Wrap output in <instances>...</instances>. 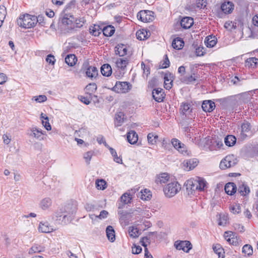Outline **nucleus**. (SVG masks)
<instances>
[{
  "label": "nucleus",
  "instance_id": "obj_16",
  "mask_svg": "<svg viewBox=\"0 0 258 258\" xmlns=\"http://www.w3.org/2000/svg\"><path fill=\"white\" fill-rule=\"evenodd\" d=\"M202 107L205 112H211L215 108V104L212 100H205L203 102Z\"/></svg>",
  "mask_w": 258,
  "mask_h": 258
},
{
  "label": "nucleus",
  "instance_id": "obj_32",
  "mask_svg": "<svg viewBox=\"0 0 258 258\" xmlns=\"http://www.w3.org/2000/svg\"><path fill=\"white\" fill-rule=\"evenodd\" d=\"M217 40L215 36H208L205 40V43L208 47H213L217 43Z\"/></svg>",
  "mask_w": 258,
  "mask_h": 258
},
{
  "label": "nucleus",
  "instance_id": "obj_30",
  "mask_svg": "<svg viewBox=\"0 0 258 258\" xmlns=\"http://www.w3.org/2000/svg\"><path fill=\"white\" fill-rule=\"evenodd\" d=\"M97 85L95 83H91L88 84L85 89L86 94L92 96L93 93H94L97 90Z\"/></svg>",
  "mask_w": 258,
  "mask_h": 258
},
{
  "label": "nucleus",
  "instance_id": "obj_9",
  "mask_svg": "<svg viewBox=\"0 0 258 258\" xmlns=\"http://www.w3.org/2000/svg\"><path fill=\"white\" fill-rule=\"evenodd\" d=\"M177 182H172L168 183L164 188V192L165 196L168 198H171L175 195L178 191Z\"/></svg>",
  "mask_w": 258,
  "mask_h": 258
},
{
  "label": "nucleus",
  "instance_id": "obj_38",
  "mask_svg": "<svg viewBox=\"0 0 258 258\" xmlns=\"http://www.w3.org/2000/svg\"><path fill=\"white\" fill-rule=\"evenodd\" d=\"M51 200L49 198H45L41 201L40 207L43 210H46L51 205Z\"/></svg>",
  "mask_w": 258,
  "mask_h": 258
},
{
  "label": "nucleus",
  "instance_id": "obj_54",
  "mask_svg": "<svg viewBox=\"0 0 258 258\" xmlns=\"http://www.w3.org/2000/svg\"><path fill=\"white\" fill-rule=\"evenodd\" d=\"M158 137L157 135L154 136L153 133H149L147 136L148 143L150 144L153 145L156 143V139Z\"/></svg>",
  "mask_w": 258,
  "mask_h": 258
},
{
  "label": "nucleus",
  "instance_id": "obj_39",
  "mask_svg": "<svg viewBox=\"0 0 258 258\" xmlns=\"http://www.w3.org/2000/svg\"><path fill=\"white\" fill-rule=\"evenodd\" d=\"M197 190L199 191H202L204 190L205 187L206 186L207 182L203 178H198V179H197Z\"/></svg>",
  "mask_w": 258,
  "mask_h": 258
},
{
  "label": "nucleus",
  "instance_id": "obj_15",
  "mask_svg": "<svg viewBox=\"0 0 258 258\" xmlns=\"http://www.w3.org/2000/svg\"><path fill=\"white\" fill-rule=\"evenodd\" d=\"M180 26L184 29L190 28L194 24V19L191 17H184L180 21Z\"/></svg>",
  "mask_w": 258,
  "mask_h": 258
},
{
  "label": "nucleus",
  "instance_id": "obj_59",
  "mask_svg": "<svg viewBox=\"0 0 258 258\" xmlns=\"http://www.w3.org/2000/svg\"><path fill=\"white\" fill-rule=\"evenodd\" d=\"M34 100L37 102H44L47 100V97L44 95H39L34 97Z\"/></svg>",
  "mask_w": 258,
  "mask_h": 258
},
{
  "label": "nucleus",
  "instance_id": "obj_34",
  "mask_svg": "<svg viewBox=\"0 0 258 258\" xmlns=\"http://www.w3.org/2000/svg\"><path fill=\"white\" fill-rule=\"evenodd\" d=\"M141 199L144 200H150L152 197V194L151 191L148 189H145L142 190L139 193V196Z\"/></svg>",
  "mask_w": 258,
  "mask_h": 258
},
{
  "label": "nucleus",
  "instance_id": "obj_33",
  "mask_svg": "<svg viewBox=\"0 0 258 258\" xmlns=\"http://www.w3.org/2000/svg\"><path fill=\"white\" fill-rule=\"evenodd\" d=\"M102 28L98 25H94L89 28L90 33L94 36H98L101 34Z\"/></svg>",
  "mask_w": 258,
  "mask_h": 258
},
{
  "label": "nucleus",
  "instance_id": "obj_24",
  "mask_svg": "<svg viewBox=\"0 0 258 258\" xmlns=\"http://www.w3.org/2000/svg\"><path fill=\"white\" fill-rule=\"evenodd\" d=\"M198 163L199 161L197 158H191L183 161L184 165L186 166L187 168L188 167V170L195 168L198 165Z\"/></svg>",
  "mask_w": 258,
  "mask_h": 258
},
{
  "label": "nucleus",
  "instance_id": "obj_17",
  "mask_svg": "<svg viewBox=\"0 0 258 258\" xmlns=\"http://www.w3.org/2000/svg\"><path fill=\"white\" fill-rule=\"evenodd\" d=\"M128 63L129 59L127 57L117 58L115 61L116 67L123 72L125 70L126 67Z\"/></svg>",
  "mask_w": 258,
  "mask_h": 258
},
{
  "label": "nucleus",
  "instance_id": "obj_52",
  "mask_svg": "<svg viewBox=\"0 0 258 258\" xmlns=\"http://www.w3.org/2000/svg\"><path fill=\"white\" fill-rule=\"evenodd\" d=\"M228 220V217L227 215H222L220 216L219 219L218 225L220 226H226Z\"/></svg>",
  "mask_w": 258,
  "mask_h": 258
},
{
  "label": "nucleus",
  "instance_id": "obj_13",
  "mask_svg": "<svg viewBox=\"0 0 258 258\" xmlns=\"http://www.w3.org/2000/svg\"><path fill=\"white\" fill-rule=\"evenodd\" d=\"M165 94L163 90L160 88H156L152 91V97L158 102H161L165 98Z\"/></svg>",
  "mask_w": 258,
  "mask_h": 258
},
{
  "label": "nucleus",
  "instance_id": "obj_26",
  "mask_svg": "<svg viewBox=\"0 0 258 258\" xmlns=\"http://www.w3.org/2000/svg\"><path fill=\"white\" fill-rule=\"evenodd\" d=\"M237 190L238 193L243 197L248 195L250 191L249 186L244 183L239 185Z\"/></svg>",
  "mask_w": 258,
  "mask_h": 258
},
{
  "label": "nucleus",
  "instance_id": "obj_28",
  "mask_svg": "<svg viewBox=\"0 0 258 258\" xmlns=\"http://www.w3.org/2000/svg\"><path fill=\"white\" fill-rule=\"evenodd\" d=\"M115 28L112 25H108L102 28V31L103 35L106 37H110L115 32Z\"/></svg>",
  "mask_w": 258,
  "mask_h": 258
},
{
  "label": "nucleus",
  "instance_id": "obj_29",
  "mask_svg": "<svg viewBox=\"0 0 258 258\" xmlns=\"http://www.w3.org/2000/svg\"><path fill=\"white\" fill-rule=\"evenodd\" d=\"M77 58L75 54H68L65 58L66 63L69 66H74L77 61Z\"/></svg>",
  "mask_w": 258,
  "mask_h": 258
},
{
  "label": "nucleus",
  "instance_id": "obj_37",
  "mask_svg": "<svg viewBox=\"0 0 258 258\" xmlns=\"http://www.w3.org/2000/svg\"><path fill=\"white\" fill-rule=\"evenodd\" d=\"M258 63V58L256 57H250L245 60V66L251 68L256 67Z\"/></svg>",
  "mask_w": 258,
  "mask_h": 258
},
{
  "label": "nucleus",
  "instance_id": "obj_4",
  "mask_svg": "<svg viewBox=\"0 0 258 258\" xmlns=\"http://www.w3.org/2000/svg\"><path fill=\"white\" fill-rule=\"evenodd\" d=\"M75 18L73 15L66 14L61 18V23L67 32L69 33L75 28Z\"/></svg>",
  "mask_w": 258,
  "mask_h": 258
},
{
  "label": "nucleus",
  "instance_id": "obj_27",
  "mask_svg": "<svg viewBox=\"0 0 258 258\" xmlns=\"http://www.w3.org/2000/svg\"><path fill=\"white\" fill-rule=\"evenodd\" d=\"M101 73L104 76L109 77L112 74V68L110 64L105 63L103 64L101 67Z\"/></svg>",
  "mask_w": 258,
  "mask_h": 258
},
{
  "label": "nucleus",
  "instance_id": "obj_23",
  "mask_svg": "<svg viewBox=\"0 0 258 258\" xmlns=\"http://www.w3.org/2000/svg\"><path fill=\"white\" fill-rule=\"evenodd\" d=\"M124 114L122 112H117L115 115L114 124L115 126H120L124 121Z\"/></svg>",
  "mask_w": 258,
  "mask_h": 258
},
{
  "label": "nucleus",
  "instance_id": "obj_10",
  "mask_svg": "<svg viewBox=\"0 0 258 258\" xmlns=\"http://www.w3.org/2000/svg\"><path fill=\"white\" fill-rule=\"evenodd\" d=\"M174 245L177 249L182 250L183 251L188 252L192 248V245L189 241H180L178 242L176 241Z\"/></svg>",
  "mask_w": 258,
  "mask_h": 258
},
{
  "label": "nucleus",
  "instance_id": "obj_50",
  "mask_svg": "<svg viewBox=\"0 0 258 258\" xmlns=\"http://www.w3.org/2000/svg\"><path fill=\"white\" fill-rule=\"evenodd\" d=\"M86 22V20L84 17L76 19L75 20V28H81L83 26V24Z\"/></svg>",
  "mask_w": 258,
  "mask_h": 258
},
{
  "label": "nucleus",
  "instance_id": "obj_44",
  "mask_svg": "<svg viewBox=\"0 0 258 258\" xmlns=\"http://www.w3.org/2000/svg\"><path fill=\"white\" fill-rule=\"evenodd\" d=\"M132 197L130 194L127 192L124 193L122 196L120 197L121 201L124 204H128L131 203Z\"/></svg>",
  "mask_w": 258,
  "mask_h": 258
},
{
  "label": "nucleus",
  "instance_id": "obj_63",
  "mask_svg": "<svg viewBox=\"0 0 258 258\" xmlns=\"http://www.w3.org/2000/svg\"><path fill=\"white\" fill-rule=\"evenodd\" d=\"M6 8L3 6H0V19L4 20L6 17Z\"/></svg>",
  "mask_w": 258,
  "mask_h": 258
},
{
  "label": "nucleus",
  "instance_id": "obj_47",
  "mask_svg": "<svg viewBox=\"0 0 258 258\" xmlns=\"http://www.w3.org/2000/svg\"><path fill=\"white\" fill-rule=\"evenodd\" d=\"M242 252L248 256L252 254V247L249 244H245L242 248Z\"/></svg>",
  "mask_w": 258,
  "mask_h": 258
},
{
  "label": "nucleus",
  "instance_id": "obj_58",
  "mask_svg": "<svg viewBox=\"0 0 258 258\" xmlns=\"http://www.w3.org/2000/svg\"><path fill=\"white\" fill-rule=\"evenodd\" d=\"M230 210L233 214H238L241 212V207L240 204L236 205L235 206H233L230 208Z\"/></svg>",
  "mask_w": 258,
  "mask_h": 258
},
{
  "label": "nucleus",
  "instance_id": "obj_43",
  "mask_svg": "<svg viewBox=\"0 0 258 258\" xmlns=\"http://www.w3.org/2000/svg\"><path fill=\"white\" fill-rule=\"evenodd\" d=\"M171 143L172 146L174 147V148L177 150H178V149H179V148L180 149L182 148H184L183 146L184 144L181 143L177 139H176V138L172 139L171 140Z\"/></svg>",
  "mask_w": 258,
  "mask_h": 258
},
{
  "label": "nucleus",
  "instance_id": "obj_40",
  "mask_svg": "<svg viewBox=\"0 0 258 258\" xmlns=\"http://www.w3.org/2000/svg\"><path fill=\"white\" fill-rule=\"evenodd\" d=\"M169 175L166 173H163L159 175V177L156 180L157 183H165L169 179Z\"/></svg>",
  "mask_w": 258,
  "mask_h": 258
},
{
  "label": "nucleus",
  "instance_id": "obj_51",
  "mask_svg": "<svg viewBox=\"0 0 258 258\" xmlns=\"http://www.w3.org/2000/svg\"><path fill=\"white\" fill-rule=\"evenodd\" d=\"M170 66V61L168 58L167 55H164V60L161 62L160 68L161 69H166Z\"/></svg>",
  "mask_w": 258,
  "mask_h": 258
},
{
  "label": "nucleus",
  "instance_id": "obj_7",
  "mask_svg": "<svg viewBox=\"0 0 258 258\" xmlns=\"http://www.w3.org/2000/svg\"><path fill=\"white\" fill-rule=\"evenodd\" d=\"M192 105L190 103L188 102H182L180 106V113L184 115L186 117L189 119H192L195 118V114L192 113V108H191Z\"/></svg>",
  "mask_w": 258,
  "mask_h": 258
},
{
  "label": "nucleus",
  "instance_id": "obj_5",
  "mask_svg": "<svg viewBox=\"0 0 258 258\" xmlns=\"http://www.w3.org/2000/svg\"><path fill=\"white\" fill-rule=\"evenodd\" d=\"M237 162V158L233 155H229L221 160L219 167L220 169L224 170L234 166Z\"/></svg>",
  "mask_w": 258,
  "mask_h": 258
},
{
  "label": "nucleus",
  "instance_id": "obj_2",
  "mask_svg": "<svg viewBox=\"0 0 258 258\" xmlns=\"http://www.w3.org/2000/svg\"><path fill=\"white\" fill-rule=\"evenodd\" d=\"M80 72L85 75L87 78H89L91 80H95L98 75V70L95 66H91L89 61H85L80 70Z\"/></svg>",
  "mask_w": 258,
  "mask_h": 258
},
{
  "label": "nucleus",
  "instance_id": "obj_35",
  "mask_svg": "<svg viewBox=\"0 0 258 258\" xmlns=\"http://www.w3.org/2000/svg\"><path fill=\"white\" fill-rule=\"evenodd\" d=\"M197 78L198 77L196 76L190 75L189 76H183L180 78V80L185 84H189L195 82L197 80Z\"/></svg>",
  "mask_w": 258,
  "mask_h": 258
},
{
  "label": "nucleus",
  "instance_id": "obj_8",
  "mask_svg": "<svg viewBox=\"0 0 258 258\" xmlns=\"http://www.w3.org/2000/svg\"><path fill=\"white\" fill-rule=\"evenodd\" d=\"M154 13L149 10L140 11L137 14V17L143 22H152L154 20Z\"/></svg>",
  "mask_w": 258,
  "mask_h": 258
},
{
  "label": "nucleus",
  "instance_id": "obj_46",
  "mask_svg": "<svg viewBox=\"0 0 258 258\" xmlns=\"http://www.w3.org/2000/svg\"><path fill=\"white\" fill-rule=\"evenodd\" d=\"M42 251H44V248L43 247L38 244H35L31 247V248L29 250V253L30 254H32L33 253L36 252L39 253Z\"/></svg>",
  "mask_w": 258,
  "mask_h": 258
},
{
  "label": "nucleus",
  "instance_id": "obj_21",
  "mask_svg": "<svg viewBox=\"0 0 258 258\" xmlns=\"http://www.w3.org/2000/svg\"><path fill=\"white\" fill-rule=\"evenodd\" d=\"M127 142L131 144H135L138 140V135L135 131H130L126 135Z\"/></svg>",
  "mask_w": 258,
  "mask_h": 258
},
{
  "label": "nucleus",
  "instance_id": "obj_18",
  "mask_svg": "<svg viewBox=\"0 0 258 258\" xmlns=\"http://www.w3.org/2000/svg\"><path fill=\"white\" fill-rule=\"evenodd\" d=\"M31 133L30 134V136L33 137L39 141L44 140L43 137L44 134L41 130H39L36 127H33L31 128Z\"/></svg>",
  "mask_w": 258,
  "mask_h": 258
},
{
  "label": "nucleus",
  "instance_id": "obj_19",
  "mask_svg": "<svg viewBox=\"0 0 258 258\" xmlns=\"http://www.w3.org/2000/svg\"><path fill=\"white\" fill-rule=\"evenodd\" d=\"M127 46L122 43L117 44L115 47V52L116 55H118L119 56H124L127 54Z\"/></svg>",
  "mask_w": 258,
  "mask_h": 258
},
{
  "label": "nucleus",
  "instance_id": "obj_31",
  "mask_svg": "<svg viewBox=\"0 0 258 258\" xmlns=\"http://www.w3.org/2000/svg\"><path fill=\"white\" fill-rule=\"evenodd\" d=\"M39 231L42 233H50L53 230V228L49 226L47 222H40L39 225Z\"/></svg>",
  "mask_w": 258,
  "mask_h": 258
},
{
  "label": "nucleus",
  "instance_id": "obj_56",
  "mask_svg": "<svg viewBox=\"0 0 258 258\" xmlns=\"http://www.w3.org/2000/svg\"><path fill=\"white\" fill-rule=\"evenodd\" d=\"M92 96H90L87 95V96H80V100L83 102L84 104L86 105H88L91 102Z\"/></svg>",
  "mask_w": 258,
  "mask_h": 258
},
{
  "label": "nucleus",
  "instance_id": "obj_48",
  "mask_svg": "<svg viewBox=\"0 0 258 258\" xmlns=\"http://www.w3.org/2000/svg\"><path fill=\"white\" fill-rule=\"evenodd\" d=\"M109 150L111 154L114 157V161L117 163H121L122 159L120 157L117 156V154L116 151L111 147H109Z\"/></svg>",
  "mask_w": 258,
  "mask_h": 258
},
{
  "label": "nucleus",
  "instance_id": "obj_42",
  "mask_svg": "<svg viewBox=\"0 0 258 258\" xmlns=\"http://www.w3.org/2000/svg\"><path fill=\"white\" fill-rule=\"evenodd\" d=\"M96 187L98 189L104 190L106 188V182L103 179L96 180Z\"/></svg>",
  "mask_w": 258,
  "mask_h": 258
},
{
  "label": "nucleus",
  "instance_id": "obj_3",
  "mask_svg": "<svg viewBox=\"0 0 258 258\" xmlns=\"http://www.w3.org/2000/svg\"><path fill=\"white\" fill-rule=\"evenodd\" d=\"M36 16L28 14L21 15L18 20V25L24 28L28 29L35 26Z\"/></svg>",
  "mask_w": 258,
  "mask_h": 258
},
{
  "label": "nucleus",
  "instance_id": "obj_61",
  "mask_svg": "<svg viewBox=\"0 0 258 258\" xmlns=\"http://www.w3.org/2000/svg\"><path fill=\"white\" fill-rule=\"evenodd\" d=\"M46 61L49 64L53 65L55 63V59L54 58V56L52 54H49L47 56L46 58Z\"/></svg>",
  "mask_w": 258,
  "mask_h": 258
},
{
  "label": "nucleus",
  "instance_id": "obj_49",
  "mask_svg": "<svg viewBox=\"0 0 258 258\" xmlns=\"http://www.w3.org/2000/svg\"><path fill=\"white\" fill-rule=\"evenodd\" d=\"M128 233L131 237L136 238L139 236V230L134 227H130Z\"/></svg>",
  "mask_w": 258,
  "mask_h": 258
},
{
  "label": "nucleus",
  "instance_id": "obj_12",
  "mask_svg": "<svg viewBox=\"0 0 258 258\" xmlns=\"http://www.w3.org/2000/svg\"><path fill=\"white\" fill-rule=\"evenodd\" d=\"M251 125L248 121H245L241 125V135L243 139L247 137H251L253 134L251 131Z\"/></svg>",
  "mask_w": 258,
  "mask_h": 258
},
{
  "label": "nucleus",
  "instance_id": "obj_62",
  "mask_svg": "<svg viewBox=\"0 0 258 258\" xmlns=\"http://www.w3.org/2000/svg\"><path fill=\"white\" fill-rule=\"evenodd\" d=\"M233 227L235 230L239 232H243L244 231V227L239 223L234 224Z\"/></svg>",
  "mask_w": 258,
  "mask_h": 258
},
{
  "label": "nucleus",
  "instance_id": "obj_60",
  "mask_svg": "<svg viewBox=\"0 0 258 258\" xmlns=\"http://www.w3.org/2000/svg\"><path fill=\"white\" fill-rule=\"evenodd\" d=\"M184 148H179L178 149V151L183 154V155L189 156L191 154V152L188 151L186 147V146L184 144Z\"/></svg>",
  "mask_w": 258,
  "mask_h": 258
},
{
  "label": "nucleus",
  "instance_id": "obj_25",
  "mask_svg": "<svg viewBox=\"0 0 258 258\" xmlns=\"http://www.w3.org/2000/svg\"><path fill=\"white\" fill-rule=\"evenodd\" d=\"M106 233L108 239L111 242L115 240V231L112 226L109 225L106 227Z\"/></svg>",
  "mask_w": 258,
  "mask_h": 258
},
{
  "label": "nucleus",
  "instance_id": "obj_45",
  "mask_svg": "<svg viewBox=\"0 0 258 258\" xmlns=\"http://www.w3.org/2000/svg\"><path fill=\"white\" fill-rule=\"evenodd\" d=\"M232 235V232L226 231L224 233V236L225 237V238L230 244L234 245V244L236 243V241H235V239L234 238L231 237Z\"/></svg>",
  "mask_w": 258,
  "mask_h": 258
},
{
  "label": "nucleus",
  "instance_id": "obj_1",
  "mask_svg": "<svg viewBox=\"0 0 258 258\" xmlns=\"http://www.w3.org/2000/svg\"><path fill=\"white\" fill-rule=\"evenodd\" d=\"M62 209L64 214L62 219V224H67L74 219V215L77 211V206L73 203H68L62 207Z\"/></svg>",
  "mask_w": 258,
  "mask_h": 258
},
{
  "label": "nucleus",
  "instance_id": "obj_14",
  "mask_svg": "<svg viewBox=\"0 0 258 258\" xmlns=\"http://www.w3.org/2000/svg\"><path fill=\"white\" fill-rule=\"evenodd\" d=\"M234 8L233 3L230 1L224 2L221 6L222 11L225 14H231L233 12Z\"/></svg>",
  "mask_w": 258,
  "mask_h": 258
},
{
  "label": "nucleus",
  "instance_id": "obj_20",
  "mask_svg": "<svg viewBox=\"0 0 258 258\" xmlns=\"http://www.w3.org/2000/svg\"><path fill=\"white\" fill-rule=\"evenodd\" d=\"M236 185L233 182H228L225 185V192L229 195H233L237 191Z\"/></svg>",
  "mask_w": 258,
  "mask_h": 258
},
{
  "label": "nucleus",
  "instance_id": "obj_41",
  "mask_svg": "<svg viewBox=\"0 0 258 258\" xmlns=\"http://www.w3.org/2000/svg\"><path fill=\"white\" fill-rule=\"evenodd\" d=\"M148 32L146 30L142 29V30H139L136 32L137 38L140 40H143L148 38Z\"/></svg>",
  "mask_w": 258,
  "mask_h": 258
},
{
  "label": "nucleus",
  "instance_id": "obj_22",
  "mask_svg": "<svg viewBox=\"0 0 258 258\" xmlns=\"http://www.w3.org/2000/svg\"><path fill=\"white\" fill-rule=\"evenodd\" d=\"M184 44L183 40L180 37H176L174 39L172 42V46L173 48L176 50L181 49Z\"/></svg>",
  "mask_w": 258,
  "mask_h": 258
},
{
  "label": "nucleus",
  "instance_id": "obj_6",
  "mask_svg": "<svg viewBox=\"0 0 258 258\" xmlns=\"http://www.w3.org/2000/svg\"><path fill=\"white\" fill-rule=\"evenodd\" d=\"M132 88V85L127 82H118L111 90L117 93H126Z\"/></svg>",
  "mask_w": 258,
  "mask_h": 258
},
{
  "label": "nucleus",
  "instance_id": "obj_57",
  "mask_svg": "<svg viewBox=\"0 0 258 258\" xmlns=\"http://www.w3.org/2000/svg\"><path fill=\"white\" fill-rule=\"evenodd\" d=\"M38 23L39 25H41V26H44L45 25V22H44V18L42 15H39L38 17L36 16L35 19V25L37 23Z\"/></svg>",
  "mask_w": 258,
  "mask_h": 258
},
{
  "label": "nucleus",
  "instance_id": "obj_11",
  "mask_svg": "<svg viewBox=\"0 0 258 258\" xmlns=\"http://www.w3.org/2000/svg\"><path fill=\"white\" fill-rule=\"evenodd\" d=\"M197 179H190L186 181L184 186L186 187L188 195L192 194L194 191L197 190Z\"/></svg>",
  "mask_w": 258,
  "mask_h": 258
},
{
  "label": "nucleus",
  "instance_id": "obj_55",
  "mask_svg": "<svg viewBox=\"0 0 258 258\" xmlns=\"http://www.w3.org/2000/svg\"><path fill=\"white\" fill-rule=\"evenodd\" d=\"M94 154V152L92 151H88L84 154V158L85 159L86 162L87 164H90V161L92 158V157Z\"/></svg>",
  "mask_w": 258,
  "mask_h": 258
},
{
  "label": "nucleus",
  "instance_id": "obj_36",
  "mask_svg": "<svg viewBox=\"0 0 258 258\" xmlns=\"http://www.w3.org/2000/svg\"><path fill=\"white\" fill-rule=\"evenodd\" d=\"M224 142L226 146L231 147L235 144L236 138L234 136L228 135L225 138Z\"/></svg>",
  "mask_w": 258,
  "mask_h": 258
},
{
  "label": "nucleus",
  "instance_id": "obj_53",
  "mask_svg": "<svg viewBox=\"0 0 258 258\" xmlns=\"http://www.w3.org/2000/svg\"><path fill=\"white\" fill-rule=\"evenodd\" d=\"M64 211L62 209V208L58 210L55 213V217L56 218V220L61 221L62 222V219H63V216H64Z\"/></svg>",
  "mask_w": 258,
  "mask_h": 258
},
{
  "label": "nucleus",
  "instance_id": "obj_64",
  "mask_svg": "<svg viewBox=\"0 0 258 258\" xmlns=\"http://www.w3.org/2000/svg\"><path fill=\"white\" fill-rule=\"evenodd\" d=\"M142 248L140 246L135 245L134 247H132V253L133 254H139L142 252Z\"/></svg>",
  "mask_w": 258,
  "mask_h": 258
}]
</instances>
